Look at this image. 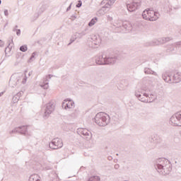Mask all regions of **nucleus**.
I'll use <instances>...</instances> for the list:
<instances>
[{
  "instance_id": "f257e3e1",
  "label": "nucleus",
  "mask_w": 181,
  "mask_h": 181,
  "mask_svg": "<svg viewBox=\"0 0 181 181\" xmlns=\"http://www.w3.org/2000/svg\"><path fill=\"white\" fill-rule=\"evenodd\" d=\"M107 113L100 112L98 113L95 117V121L100 127H105L107 125Z\"/></svg>"
},
{
  "instance_id": "f03ea898",
  "label": "nucleus",
  "mask_w": 181,
  "mask_h": 181,
  "mask_svg": "<svg viewBox=\"0 0 181 181\" xmlns=\"http://www.w3.org/2000/svg\"><path fill=\"white\" fill-rule=\"evenodd\" d=\"M142 16L146 21H156L158 19V13L153 10H145Z\"/></svg>"
},
{
  "instance_id": "7ed1b4c3",
  "label": "nucleus",
  "mask_w": 181,
  "mask_h": 181,
  "mask_svg": "<svg viewBox=\"0 0 181 181\" xmlns=\"http://www.w3.org/2000/svg\"><path fill=\"white\" fill-rule=\"evenodd\" d=\"M62 146H63V141L59 138L54 139L49 144V148L51 149H59V148H62Z\"/></svg>"
},
{
  "instance_id": "20e7f679",
  "label": "nucleus",
  "mask_w": 181,
  "mask_h": 181,
  "mask_svg": "<svg viewBox=\"0 0 181 181\" xmlns=\"http://www.w3.org/2000/svg\"><path fill=\"white\" fill-rule=\"evenodd\" d=\"M170 121L173 124H174V125H176L177 127H181V112H177L175 115V117H171Z\"/></svg>"
},
{
  "instance_id": "39448f33",
  "label": "nucleus",
  "mask_w": 181,
  "mask_h": 181,
  "mask_svg": "<svg viewBox=\"0 0 181 181\" xmlns=\"http://www.w3.org/2000/svg\"><path fill=\"white\" fill-rule=\"evenodd\" d=\"M62 107L65 110H67V108H73V107H74V102L71 100L66 99L62 104Z\"/></svg>"
},
{
  "instance_id": "423d86ee",
  "label": "nucleus",
  "mask_w": 181,
  "mask_h": 181,
  "mask_svg": "<svg viewBox=\"0 0 181 181\" xmlns=\"http://www.w3.org/2000/svg\"><path fill=\"white\" fill-rule=\"evenodd\" d=\"M138 6H139V3H130L127 5V9L128 11H129V12H134V11H136Z\"/></svg>"
},
{
  "instance_id": "0eeeda50",
  "label": "nucleus",
  "mask_w": 181,
  "mask_h": 181,
  "mask_svg": "<svg viewBox=\"0 0 181 181\" xmlns=\"http://www.w3.org/2000/svg\"><path fill=\"white\" fill-rule=\"evenodd\" d=\"M54 111V104L49 103L47 105L45 114H52Z\"/></svg>"
},
{
  "instance_id": "6e6552de",
  "label": "nucleus",
  "mask_w": 181,
  "mask_h": 181,
  "mask_svg": "<svg viewBox=\"0 0 181 181\" xmlns=\"http://www.w3.org/2000/svg\"><path fill=\"white\" fill-rule=\"evenodd\" d=\"M92 39H93V40H97L95 42V45H100V43H101V40L100 39V37H97V36H95V35H93L92 37Z\"/></svg>"
},
{
  "instance_id": "1a4fd4ad",
  "label": "nucleus",
  "mask_w": 181,
  "mask_h": 181,
  "mask_svg": "<svg viewBox=\"0 0 181 181\" xmlns=\"http://www.w3.org/2000/svg\"><path fill=\"white\" fill-rule=\"evenodd\" d=\"M95 22H97V18H93L88 23V25L93 26V25H95Z\"/></svg>"
},
{
  "instance_id": "9d476101",
  "label": "nucleus",
  "mask_w": 181,
  "mask_h": 181,
  "mask_svg": "<svg viewBox=\"0 0 181 181\" xmlns=\"http://www.w3.org/2000/svg\"><path fill=\"white\" fill-rule=\"evenodd\" d=\"M21 52H26L28 50V47L26 45H23L20 47Z\"/></svg>"
},
{
  "instance_id": "9b49d317",
  "label": "nucleus",
  "mask_w": 181,
  "mask_h": 181,
  "mask_svg": "<svg viewBox=\"0 0 181 181\" xmlns=\"http://www.w3.org/2000/svg\"><path fill=\"white\" fill-rule=\"evenodd\" d=\"M114 62V59L112 58H108L107 59V62L106 63L107 64H110V63H112Z\"/></svg>"
},
{
  "instance_id": "f8f14e48",
  "label": "nucleus",
  "mask_w": 181,
  "mask_h": 181,
  "mask_svg": "<svg viewBox=\"0 0 181 181\" xmlns=\"http://www.w3.org/2000/svg\"><path fill=\"white\" fill-rule=\"evenodd\" d=\"M81 5H82L81 1H78V4L76 5V7L80 8V6H81Z\"/></svg>"
},
{
  "instance_id": "ddd939ff",
  "label": "nucleus",
  "mask_w": 181,
  "mask_h": 181,
  "mask_svg": "<svg viewBox=\"0 0 181 181\" xmlns=\"http://www.w3.org/2000/svg\"><path fill=\"white\" fill-rule=\"evenodd\" d=\"M4 45V41H2V40H0V47H2Z\"/></svg>"
},
{
  "instance_id": "4468645a",
  "label": "nucleus",
  "mask_w": 181,
  "mask_h": 181,
  "mask_svg": "<svg viewBox=\"0 0 181 181\" xmlns=\"http://www.w3.org/2000/svg\"><path fill=\"white\" fill-rule=\"evenodd\" d=\"M4 15H5L6 16H8V15H9V13H8V10H5V11H4Z\"/></svg>"
},
{
  "instance_id": "2eb2a0df",
  "label": "nucleus",
  "mask_w": 181,
  "mask_h": 181,
  "mask_svg": "<svg viewBox=\"0 0 181 181\" xmlns=\"http://www.w3.org/2000/svg\"><path fill=\"white\" fill-rule=\"evenodd\" d=\"M1 4H2V1L0 0V5H1Z\"/></svg>"
},
{
  "instance_id": "dca6fc26",
  "label": "nucleus",
  "mask_w": 181,
  "mask_h": 181,
  "mask_svg": "<svg viewBox=\"0 0 181 181\" xmlns=\"http://www.w3.org/2000/svg\"><path fill=\"white\" fill-rule=\"evenodd\" d=\"M100 64H104V63H101Z\"/></svg>"
}]
</instances>
